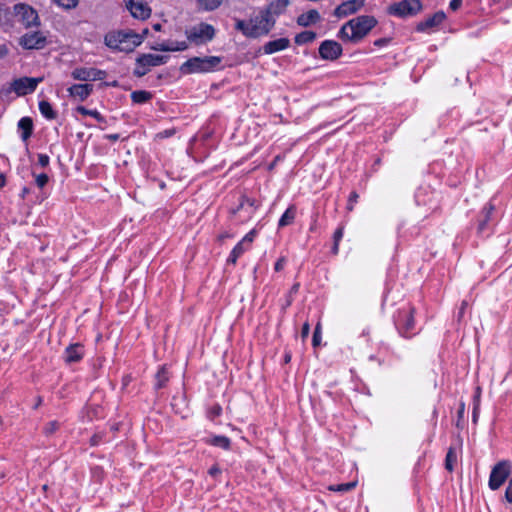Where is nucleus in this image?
Listing matches in <instances>:
<instances>
[{"label": "nucleus", "instance_id": "1", "mask_svg": "<svg viewBox=\"0 0 512 512\" xmlns=\"http://www.w3.org/2000/svg\"><path fill=\"white\" fill-rule=\"evenodd\" d=\"M377 24L373 16L361 15L346 22L338 31L343 41L358 42L363 39Z\"/></svg>", "mask_w": 512, "mask_h": 512}, {"label": "nucleus", "instance_id": "2", "mask_svg": "<svg viewBox=\"0 0 512 512\" xmlns=\"http://www.w3.org/2000/svg\"><path fill=\"white\" fill-rule=\"evenodd\" d=\"M275 25V19L269 18L260 9L258 14L251 17L249 21L237 19L235 29L240 31L247 38H258L267 35Z\"/></svg>", "mask_w": 512, "mask_h": 512}, {"label": "nucleus", "instance_id": "3", "mask_svg": "<svg viewBox=\"0 0 512 512\" xmlns=\"http://www.w3.org/2000/svg\"><path fill=\"white\" fill-rule=\"evenodd\" d=\"M147 33V29L143 30V35L123 31L111 33L105 37V44L111 49L131 52L143 42L144 35Z\"/></svg>", "mask_w": 512, "mask_h": 512}, {"label": "nucleus", "instance_id": "4", "mask_svg": "<svg viewBox=\"0 0 512 512\" xmlns=\"http://www.w3.org/2000/svg\"><path fill=\"white\" fill-rule=\"evenodd\" d=\"M222 63L219 56L192 57L182 63L179 70L182 74L209 73L217 70Z\"/></svg>", "mask_w": 512, "mask_h": 512}, {"label": "nucleus", "instance_id": "5", "mask_svg": "<svg viewBox=\"0 0 512 512\" xmlns=\"http://www.w3.org/2000/svg\"><path fill=\"white\" fill-rule=\"evenodd\" d=\"M415 309L409 304L404 305L398 310L397 316H395V325L401 336L410 338L414 335L413 330L415 328L414 320Z\"/></svg>", "mask_w": 512, "mask_h": 512}, {"label": "nucleus", "instance_id": "6", "mask_svg": "<svg viewBox=\"0 0 512 512\" xmlns=\"http://www.w3.org/2000/svg\"><path fill=\"white\" fill-rule=\"evenodd\" d=\"M187 39L197 45L211 41L215 36V28L207 23H200L185 31Z\"/></svg>", "mask_w": 512, "mask_h": 512}, {"label": "nucleus", "instance_id": "7", "mask_svg": "<svg viewBox=\"0 0 512 512\" xmlns=\"http://www.w3.org/2000/svg\"><path fill=\"white\" fill-rule=\"evenodd\" d=\"M423 6L420 0H401L389 6L388 12L391 15L405 18L417 15Z\"/></svg>", "mask_w": 512, "mask_h": 512}, {"label": "nucleus", "instance_id": "8", "mask_svg": "<svg viewBox=\"0 0 512 512\" xmlns=\"http://www.w3.org/2000/svg\"><path fill=\"white\" fill-rule=\"evenodd\" d=\"M14 16L25 28L39 26V16L37 11L25 3L15 4L13 7Z\"/></svg>", "mask_w": 512, "mask_h": 512}, {"label": "nucleus", "instance_id": "9", "mask_svg": "<svg viewBox=\"0 0 512 512\" xmlns=\"http://www.w3.org/2000/svg\"><path fill=\"white\" fill-rule=\"evenodd\" d=\"M511 473V463L507 460L498 462L491 470L489 477V487L491 490H497L507 480Z\"/></svg>", "mask_w": 512, "mask_h": 512}, {"label": "nucleus", "instance_id": "10", "mask_svg": "<svg viewBox=\"0 0 512 512\" xmlns=\"http://www.w3.org/2000/svg\"><path fill=\"white\" fill-rule=\"evenodd\" d=\"M43 78L21 77L13 80L11 90L18 96H25L33 93Z\"/></svg>", "mask_w": 512, "mask_h": 512}, {"label": "nucleus", "instance_id": "11", "mask_svg": "<svg viewBox=\"0 0 512 512\" xmlns=\"http://www.w3.org/2000/svg\"><path fill=\"white\" fill-rule=\"evenodd\" d=\"M71 76L74 80L78 81H97L104 80L107 72L93 67H76L71 72Z\"/></svg>", "mask_w": 512, "mask_h": 512}, {"label": "nucleus", "instance_id": "12", "mask_svg": "<svg viewBox=\"0 0 512 512\" xmlns=\"http://www.w3.org/2000/svg\"><path fill=\"white\" fill-rule=\"evenodd\" d=\"M46 37L41 32L26 33L19 39V45L24 49H43L46 46Z\"/></svg>", "mask_w": 512, "mask_h": 512}, {"label": "nucleus", "instance_id": "13", "mask_svg": "<svg viewBox=\"0 0 512 512\" xmlns=\"http://www.w3.org/2000/svg\"><path fill=\"white\" fill-rule=\"evenodd\" d=\"M319 54L324 60L334 61L342 55V47L334 40H324L319 46Z\"/></svg>", "mask_w": 512, "mask_h": 512}, {"label": "nucleus", "instance_id": "14", "mask_svg": "<svg viewBox=\"0 0 512 512\" xmlns=\"http://www.w3.org/2000/svg\"><path fill=\"white\" fill-rule=\"evenodd\" d=\"M125 5L134 18L144 20L150 16L151 9L143 0H125Z\"/></svg>", "mask_w": 512, "mask_h": 512}, {"label": "nucleus", "instance_id": "15", "mask_svg": "<svg viewBox=\"0 0 512 512\" xmlns=\"http://www.w3.org/2000/svg\"><path fill=\"white\" fill-rule=\"evenodd\" d=\"M363 6L364 0H347L335 8L334 15L338 18L347 17L359 11Z\"/></svg>", "mask_w": 512, "mask_h": 512}, {"label": "nucleus", "instance_id": "16", "mask_svg": "<svg viewBox=\"0 0 512 512\" xmlns=\"http://www.w3.org/2000/svg\"><path fill=\"white\" fill-rule=\"evenodd\" d=\"M169 57L166 55H155V54H141L136 59V63L140 66L146 67H156L167 63Z\"/></svg>", "mask_w": 512, "mask_h": 512}, {"label": "nucleus", "instance_id": "17", "mask_svg": "<svg viewBox=\"0 0 512 512\" xmlns=\"http://www.w3.org/2000/svg\"><path fill=\"white\" fill-rule=\"evenodd\" d=\"M446 18V15L443 11H437L432 16L426 18L425 20L419 22L417 24L416 30L419 32L428 31L431 28L437 27L440 25Z\"/></svg>", "mask_w": 512, "mask_h": 512}, {"label": "nucleus", "instance_id": "18", "mask_svg": "<svg viewBox=\"0 0 512 512\" xmlns=\"http://www.w3.org/2000/svg\"><path fill=\"white\" fill-rule=\"evenodd\" d=\"M288 5L289 0H273L262 10L269 18L276 20V17L285 12Z\"/></svg>", "mask_w": 512, "mask_h": 512}, {"label": "nucleus", "instance_id": "19", "mask_svg": "<svg viewBox=\"0 0 512 512\" xmlns=\"http://www.w3.org/2000/svg\"><path fill=\"white\" fill-rule=\"evenodd\" d=\"M494 211V206L491 203L486 204L479 216L477 232L479 235L489 234L488 223L490 221V216Z\"/></svg>", "mask_w": 512, "mask_h": 512}, {"label": "nucleus", "instance_id": "20", "mask_svg": "<svg viewBox=\"0 0 512 512\" xmlns=\"http://www.w3.org/2000/svg\"><path fill=\"white\" fill-rule=\"evenodd\" d=\"M187 48L186 41H164L151 46L152 50L163 52L185 51Z\"/></svg>", "mask_w": 512, "mask_h": 512}, {"label": "nucleus", "instance_id": "21", "mask_svg": "<svg viewBox=\"0 0 512 512\" xmlns=\"http://www.w3.org/2000/svg\"><path fill=\"white\" fill-rule=\"evenodd\" d=\"M84 355V348L81 344H71L64 351V360L68 364L79 362Z\"/></svg>", "mask_w": 512, "mask_h": 512}, {"label": "nucleus", "instance_id": "22", "mask_svg": "<svg viewBox=\"0 0 512 512\" xmlns=\"http://www.w3.org/2000/svg\"><path fill=\"white\" fill-rule=\"evenodd\" d=\"M69 95L78 98L80 101L86 100L93 92L92 84H74L68 88Z\"/></svg>", "mask_w": 512, "mask_h": 512}, {"label": "nucleus", "instance_id": "23", "mask_svg": "<svg viewBox=\"0 0 512 512\" xmlns=\"http://www.w3.org/2000/svg\"><path fill=\"white\" fill-rule=\"evenodd\" d=\"M289 44H290V41L288 38H279V39L267 42L263 46V51L265 54H273L278 51L285 50L286 48L289 47Z\"/></svg>", "mask_w": 512, "mask_h": 512}, {"label": "nucleus", "instance_id": "24", "mask_svg": "<svg viewBox=\"0 0 512 512\" xmlns=\"http://www.w3.org/2000/svg\"><path fill=\"white\" fill-rule=\"evenodd\" d=\"M320 20V14L317 10H309L297 17V24L302 27H308Z\"/></svg>", "mask_w": 512, "mask_h": 512}, {"label": "nucleus", "instance_id": "25", "mask_svg": "<svg viewBox=\"0 0 512 512\" xmlns=\"http://www.w3.org/2000/svg\"><path fill=\"white\" fill-rule=\"evenodd\" d=\"M18 129L21 131V139L27 141L33 133V121L30 117H22L18 121Z\"/></svg>", "mask_w": 512, "mask_h": 512}, {"label": "nucleus", "instance_id": "26", "mask_svg": "<svg viewBox=\"0 0 512 512\" xmlns=\"http://www.w3.org/2000/svg\"><path fill=\"white\" fill-rule=\"evenodd\" d=\"M152 97V93L145 90H136L131 93V100L135 104H144L151 100Z\"/></svg>", "mask_w": 512, "mask_h": 512}, {"label": "nucleus", "instance_id": "27", "mask_svg": "<svg viewBox=\"0 0 512 512\" xmlns=\"http://www.w3.org/2000/svg\"><path fill=\"white\" fill-rule=\"evenodd\" d=\"M39 110L43 117H45L48 120H54L57 117L56 111L53 109L51 104L46 100H42L39 102Z\"/></svg>", "mask_w": 512, "mask_h": 512}, {"label": "nucleus", "instance_id": "28", "mask_svg": "<svg viewBox=\"0 0 512 512\" xmlns=\"http://www.w3.org/2000/svg\"><path fill=\"white\" fill-rule=\"evenodd\" d=\"M155 389L159 390L166 386L168 380H169V374L167 369L163 366L161 367L155 376Z\"/></svg>", "mask_w": 512, "mask_h": 512}, {"label": "nucleus", "instance_id": "29", "mask_svg": "<svg viewBox=\"0 0 512 512\" xmlns=\"http://www.w3.org/2000/svg\"><path fill=\"white\" fill-rule=\"evenodd\" d=\"M295 215H296V212H295L294 207H289L283 213V215L280 217L279 222H278V227L283 228V227L293 223V221L295 219Z\"/></svg>", "mask_w": 512, "mask_h": 512}, {"label": "nucleus", "instance_id": "30", "mask_svg": "<svg viewBox=\"0 0 512 512\" xmlns=\"http://www.w3.org/2000/svg\"><path fill=\"white\" fill-rule=\"evenodd\" d=\"M316 33L313 31H303L295 36V43L297 45H304L311 43L315 40Z\"/></svg>", "mask_w": 512, "mask_h": 512}, {"label": "nucleus", "instance_id": "31", "mask_svg": "<svg viewBox=\"0 0 512 512\" xmlns=\"http://www.w3.org/2000/svg\"><path fill=\"white\" fill-rule=\"evenodd\" d=\"M209 444L220 447L224 450H229L231 446V440L226 436L217 435L209 440Z\"/></svg>", "mask_w": 512, "mask_h": 512}, {"label": "nucleus", "instance_id": "32", "mask_svg": "<svg viewBox=\"0 0 512 512\" xmlns=\"http://www.w3.org/2000/svg\"><path fill=\"white\" fill-rule=\"evenodd\" d=\"M247 250V247L243 245V243L238 242L236 246L232 249L227 262L231 264H235L237 259Z\"/></svg>", "mask_w": 512, "mask_h": 512}, {"label": "nucleus", "instance_id": "33", "mask_svg": "<svg viewBox=\"0 0 512 512\" xmlns=\"http://www.w3.org/2000/svg\"><path fill=\"white\" fill-rule=\"evenodd\" d=\"M225 0H197L199 7L205 11H213L220 7Z\"/></svg>", "mask_w": 512, "mask_h": 512}, {"label": "nucleus", "instance_id": "34", "mask_svg": "<svg viewBox=\"0 0 512 512\" xmlns=\"http://www.w3.org/2000/svg\"><path fill=\"white\" fill-rule=\"evenodd\" d=\"M76 110L81 115H88L96 119L98 122H104V117L97 110H90L84 106H78Z\"/></svg>", "mask_w": 512, "mask_h": 512}, {"label": "nucleus", "instance_id": "35", "mask_svg": "<svg viewBox=\"0 0 512 512\" xmlns=\"http://www.w3.org/2000/svg\"><path fill=\"white\" fill-rule=\"evenodd\" d=\"M456 460H457L456 451L454 448L450 447L448 449V452H447L446 458H445V468L448 471H452Z\"/></svg>", "mask_w": 512, "mask_h": 512}, {"label": "nucleus", "instance_id": "36", "mask_svg": "<svg viewBox=\"0 0 512 512\" xmlns=\"http://www.w3.org/2000/svg\"><path fill=\"white\" fill-rule=\"evenodd\" d=\"M355 486H356L355 482H348V483H343V484H338V485H331L329 487V489L331 491L344 493V492L352 490Z\"/></svg>", "mask_w": 512, "mask_h": 512}, {"label": "nucleus", "instance_id": "37", "mask_svg": "<svg viewBox=\"0 0 512 512\" xmlns=\"http://www.w3.org/2000/svg\"><path fill=\"white\" fill-rule=\"evenodd\" d=\"M52 1L65 9L75 8L78 4V0H52Z\"/></svg>", "mask_w": 512, "mask_h": 512}, {"label": "nucleus", "instance_id": "38", "mask_svg": "<svg viewBox=\"0 0 512 512\" xmlns=\"http://www.w3.org/2000/svg\"><path fill=\"white\" fill-rule=\"evenodd\" d=\"M59 426L60 424L57 421H50L45 425L43 431L46 435H51L59 429Z\"/></svg>", "mask_w": 512, "mask_h": 512}, {"label": "nucleus", "instance_id": "39", "mask_svg": "<svg viewBox=\"0 0 512 512\" xmlns=\"http://www.w3.org/2000/svg\"><path fill=\"white\" fill-rule=\"evenodd\" d=\"M321 342V325L318 323L315 327L313 337H312V344L314 347L318 346Z\"/></svg>", "mask_w": 512, "mask_h": 512}, {"label": "nucleus", "instance_id": "40", "mask_svg": "<svg viewBox=\"0 0 512 512\" xmlns=\"http://www.w3.org/2000/svg\"><path fill=\"white\" fill-rule=\"evenodd\" d=\"M256 236V231L255 230H251L250 232H248L244 237L243 239L240 241V243H243V245L245 247H247V249L249 248L250 244L253 242L254 238Z\"/></svg>", "mask_w": 512, "mask_h": 512}, {"label": "nucleus", "instance_id": "41", "mask_svg": "<svg viewBox=\"0 0 512 512\" xmlns=\"http://www.w3.org/2000/svg\"><path fill=\"white\" fill-rule=\"evenodd\" d=\"M48 180V175L45 173H41L35 176V181L39 188H43L48 183Z\"/></svg>", "mask_w": 512, "mask_h": 512}, {"label": "nucleus", "instance_id": "42", "mask_svg": "<svg viewBox=\"0 0 512 512\" xmlns=\"http://www.w3.org/2000/svg\"><path fill=\"white\" fill-rule=\"evenodd\" d=\"M149 72V69L143 66H140L136 63V68L133 71V74L137 77H143Z\"/></svg>", "mask_w": 512, "mask_h": 512}, {"label": "nucleus", "instance_id": "43", "mask_svg": "<svg viewBox=\"0 0 512 512\" xmlns=\"http://www.w3.org/2000/svg\"><path fill=\"white\" fill-rule=\"evenodd\" d=\"M49 162H50V158L48 155L46 154H38V164L45 168L49 165Z\"/></svg>", "mask_w": 512, "mask_h": 512}, {"label": "nucleus", "instance_id": "44", "mask_svg": "<svg viewBox=\"0 0 512 512\" xmlns=\"http://www.w3.org/2000/svg\"><path fill=\"white\" fill-rule=\"evenodd\" d=\"M505 499L507 502L512 503V477L509 479L505 490Z\"/></svg>", "mask_w": 512, "mask_h": 512}, {"label": "nucleus", "instance_id": "45", "mask_svg": "<svg viewBox=\"0 0 512 512\" xmlns=\"http://www.w3.org/2000/svg\"><path fill=\"white\" fill-rule=\"evenodd\" d=\"M343 233H344V228L342 226L338 227L333 235L334 242L339 243L341 241V239L343 238Z\"/></svg>", "mask_w": 512, "mask_h": 512}, {"label": "nucleus", "instance_id": "46", "mask_svg": "<svg viewBox=\"0 0 512 512\" xmlns=\"http://www.w3.org/2000/svg\"><path fill=\"white\" fill-rule=\"evenodd\" d=\"M358 197L359 196H358L357 192H355V191L351 192V194L349 196V200H348V206H347V208L349 210L353 209V205H354V203L357 202Z\"/></svg>", "mask_w": 512, "mask_h": 512}, {"label": "nucleus", "instance_id": "47", "mask_svg": "<svg viewBox=\"0 0 512 512\" xmlns=\"http://www.w3.org/2000/svg\"><path fill=\"white\" fill-rule=\"evenodd\" d=\"M310 333V324L308 322H305L301 329V337L302 339H306Z\"/></svg>", "mask_w": 512, "mask_h": 512}, {"label": "nucleus", "instance_id": "48", "mask_svg": "<svg viewBox=\"0 0 512 512\" xmlns=\"http://www.w3.org/2000/svg\"><path fill=\"white\" fill-rule=\"evenodd\" d=\"M390 42L389 38H380L374 41V45L377 47L386 46Z\"/></svg>", "mask_w": 512, "mask_h": 512}, {"label": "nucleus", "instance_id": "49", "mask_svg": "<svg viewBox=\"0 0 512 512\" xmlns=\"http://www.w3.org/2000/svg\"><path fill=\"white\" fill-rule=\"evenodd\" d=\"M462 4V0H451L449 3V8L452 11H456Z\"/></svg>", "mask_w": 512, "mask_h": 512}, {"label": "nucleus", "instance_id": "50", "mask_svg": "<svg viewBox=\"0 0 512 512\" xmlns=\"http://www.w3.org/2000/svg\"><path fill=\"white\" fill-rule=\"evenodd\" d=\"M9 53V48L6 44H0V60L5 58Z\"/></svg>", "mask_w": 512, "mask_h": 512}, {"label": "nucleus", "instance_id": "51", "mask_svg": "<svg viewBox=\"0 0 512 512\" xmlns=\"http://www.w3.org/2000/svg\"><path fill=\"white\" fill-rule=\"evenodd\" d=\"M208 473H209L211 476L215 477V476H217L218 474H220V473H221V469L218 467V465H213V466L209 469Z\"/></svg>", "mask_w": 512, "mask_h": 512}, {"label": "nucleus", "instance_id": "52", "mask_svg": "<svg viewBox=\"0 0 512 512\" xmlns=\"http://www.w3.org/2000/svg\"><path fill=\"white\" fill-rule=\"evenodd\" d=\"M285 260L283 258H280L274 266L275 271H281L284 267Z\"/></svg>", "mask_w": 512, "mask_h": 512}, {"label": "nucleus", "instance_id": "53", "mask_svg": "<svg viewBox=\"0 0 512 512\" xmlns=\"http://www.w3.org/2000/svg\"><path fill=\"white\" fill-rule=\"evenodd\" d=\"M221 407L220 406H216L212 409L211 413L213 416H219L221 414Z\"/></svg>", "mask_w": 512, "mask_h": 512}, {"label": "nucleus", "instance_id": "54", "mask_svg": "<svg viewBox=\"0 0 512 512\" xmlns=\"http://www.w3.org/2000/svg\"><path fill=\"white\" fill-rule=\"evenodd\" d=\"M99 441H100V436L94 435L91 438V445H98Z\"/></svg>", "mask_w": 512, "mask_h": 512}, {"label": "nucleus", "instance_id": "55", "mask_svg": "<svg viewBox=\"0 0 512 512\" xmlns=\"http://www.w3.org/2000/svg\"><path fill=\"white\" fill-rule=\"evenodd\" d=\"M464 410H465V405H464V403H461L459 411H458L459 417H463Z\"/></svg>", "mask_w": 512, "mask_h": 512}, {"label": "nucleus", "instance_id": "56", "mask_svg": "<svg viewBox=\"0 0 512 512\" xmlns=\"http://www.w3.org/2000/svg\"><path fill=\"white\" fill-rule=\"evenodd\" d=\"M338 250H339V243L334 242L333 247H332V253L337 254Z\"/></svg>", "mask_w": 512, "mask_h": 512}, {"label": "nucleus", "instance_id": "57", "mask_svg": "<svg viewBox=\"0 0 512 512\" xmlns=\"http://www.w3.org/2000/svg\"><path fill=\"white\" fill-rule=\"evenodd\" d=\"M467 306V302L466 301H463L462 304H461V308H460V312H459V316L461 317L465 308Z\"/></svg>", "mask_w": 512, "mask_h": 512}, {"label": "nucleus", "instance_id": "58", "mask_svg": "<svg viewBox=\"0 0 512 512\" xmlns=\"http://www.w3.org/2000/svg\"><path fill=\"white\" fill-rule=\"evenodd\" d=\"M5 185V177L3 174H0V188Z\"/></svg>", "mask_w": 512, "mask_h": 512}, {"label": "nucleus", "instance_id": "59", "mask_svg": "<svg viewBox=\"0 0 512 512\" xmlns=\"http://www.w3.org/2000/svg\"><path fill=\"white\" fill-rule=\"evenodd\" d=\"M298 288H299V284H294L291 288V293H296L298 291Z\"/></svg>", "mask_w": 512, "mask_h": 512}, {"label": "nucleus", "instance_id": "60", "mask_svg": "<svg viewBox=\"0 0 512 512\" xmlns=\"http://www.w3.org/2000/svg\"><path fill=\"white\" fill-rule=\"evenodd\" d=\"M153 28L154 30L159 31L161 29V24H154Z\"/></svg>", "mask_w": 512, "mask_h": 512}, {"label": "nucleus", "instance_id": "61", "mask_svg": "<svg viewBox=\"0 0 512 512\" xmlns=\"http://www.w3.org/2000/svg\"><path fill=\"white\" fill-rule=\"evenodd\" d=\"M230 235L228 233H223L220 235V239L228 238Z\"/></svg>", "mask_w": 512, "mask_h": 512}, {"label": "nucleus", "instance_id": "62", "mask_svg": "<svg viewBox=\"0 0 512 512\" xmlns=\"http://www.w3.org/2000/svg\"><path fill=\"white\" fill-rule=\"evenodd\" d=\"M477 420V412H476V409L474 410L473 412V421L476 422Z\"/></svg>", "mask_w": 512, "mask_h": 512}, {"label": "nucleus", "instance_id": "63", "mask_svg": "<svg viewBox=\"0 0 512 512\" xmlns=\"http://www.w3.org/2000/svg\"><path fill=\"white\" fill-rule=\"evenodd\" d=\"M109 137H110V139H112V140H117V139H118V135H117V134H115V135H110Z\"/></svg>", "mask_w": 512, "mask_h": 512}, {"label": "nucleus", "instance_id": "64", "mask_svg": "<svg viewBox=\"0 0 512 512\" xmlns=\"http://www.w3.org/2000/svg\"><path fill=\"white\" fill-rule=\"evenodd\" d=\"M285 361H286V362H289V361H290V356H288V355H287V356L285 357Z\"/></svg>", "mask_w": 512, "mask_h": 512}]
</instances>
